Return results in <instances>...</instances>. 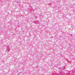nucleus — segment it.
<instances>
[{
	"mask_svg": "<svg viewBox=\"0 0 75 75\" xmlns=\"http://www.w3.org/2000/svg\"><path fill=\"white\" fill-rule=\"evenodd\" d=\"M62 69L63 70H64V67H63L62 68Z\"/></svg>",
	"mask_w": 75,
	"mask_h": 75,
	"instance_id": "2",
	"label": "nucleus"
},
{
	"mask_svg": "<svg viewBox=\"0 0 75 75\" xmlns=\"http://www.w3.org/2000/svg\"><path fill=\"white\" fill-rule=\"evenodd\" d=\"M10 51V48H9V47H8L7 49H6V50H5L6 51Z\"/></svg>",
	"mask_w": 75,
	"mask_h": 75,
	"instance_id": "1",
	"label": "nucleus"
}]
</instances>
